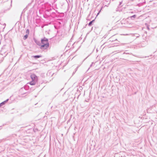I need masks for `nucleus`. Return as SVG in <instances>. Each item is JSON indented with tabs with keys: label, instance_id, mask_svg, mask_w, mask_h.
<instances>
[{
	"label": "nucleus",
	"instance_id": "16",
	"mask_svg": "<svg viewBox=\"0 0 157 157\" xmlns=\"http://www.w3.org/2000/svg\"><path fill=\"white\" fill-rule=\"evenodd\" d=\"M112 38H110V41H111L112 42H113V41H117V39H115L114 40H113V39H112Z\"/></svg>",
	"mask_w": 157,
	"mask_h": 157
},
{
	"label": "nucleus",
	"instance_id": "18",
	"mask_svg": "<svg viewBox=\"0 0 157 157\" xmlns=\"http://www.w3.org/2000/svg\"><path fill=\"white\" fill-rule=\"evenodd\" d=\"M122 3V1L120 2H119V4L118 5V7H120V6L121 5Z\"/></svg>",
	"mask_w": 157,
	"mask_h": 157
},
{
	"label": "nucleus",
	"instance_id": "4",
	"mask_svg": "<svg viewBox=\"0 0 157 157\" xmlns=\"http://www.w3.org/2000/svg\"><path fill=\"white\" fill-rule=\"evenodd\" d=\"M1 52V53L0 54V57H1L3 56H4V57H5L8 54V53L5 52L3 48L2 49Z\"/></svg>",
	"mask_w": 157,
	"mask_h": 157
},
{
	"label": "nucleus",
	"instance_id": "24",
	"mask_svg": "<svg viewBox=\"0 0 157 157\" xmlns=\"http://www.w3.org/2000/svg\"><path fill=\"white\" fill-rule=\"evenodd\" d=\"M2 128V126H0V129H1Z\"/></svg>",
	"mask_w": 157,
	"mask_h": 157
},
{
	"label": "nucleus",
	"instance_id": "21",
	"mask_svg": "<svg viewBox=\"0 0 157 157\" xmlns=\"http://www.w3.org/2000/svg\"><path fill=\"white\" fill-rule=\"evenodd\" d=\"M123 54H129V53H126V52H124L123 53Z\"/></svg>",
	"mask_w": 157,
	"mask_h": 157
},
{
	"label": "nucleus",
	"instance_id": "27",
	"mask_svg": "<svg viewBox=\"0 0 157 157\" xmlns=\"http://www.w3.org/2000/svg\"><path fill=\"white\" fill-rule=\"evenodd\" d=\"M147 29H149V27H147Z\"/></svg>",
	"mask_w": 157,
	"mask_h": 157
},
{
	"label": "nucleus",
	"instance_id": "2",
	"mask_svg": "<svg viewBox=\"0 0 157 157\" xmlns=\"http://www.w3.org/2000/svg\"><path fill=\"white\" fill-rule=\"evenodd\" d=\"M42 44L40 45V48L41 49H46L49 47V44L48 42Z\"/></svg>",
	"mask_w": 157,
	"mask_h": 157
},
{
	"label": "nucleus",
	"instance_id": "5",
	"mask_svg": "<svg viewBox=\"0 0 157 157\" xmlns=\"http://www.w3.org/2000/svg\"><path fill=\"white\" fill-rule=\"evenodd\" d=\"M41 44H45V43L48 42V39L45 37H44L43 38L41 39Z\"/></svg>",
	"mask_w": 157,
	"mask_h": 157
},
{
	"label": "nucleus",
	"instance_id": "26",
	"mask_svg": "<svg viewBox=\"0 0 157 157\" xmlns=\"http://www.w3.org/2000/svg\"><path fill=\"white\" fill-rule=\"evenodd\" d=\"M78 67H77L76 68V70H77V69Z\"/></svg>",
	"mask_w": 157,
	"mask_h": 157
},
{
	"label": "nucleus",
	"instance_id": "14",
	"mask_svg": "<svg viewBox=\"0 0 157 157\" xmlns=\"http://www.w3.org/2000/svg\"><path fill=\"white\" fill-rule=\"evenodd\" d=\"M50 15H53V16H55V12H50Z\"/></svg>",
	"mask_w": 157,
	"mask_h": 157
},
{
	"label": "nucleus",
	"instance_id": "10",
	"mask_svg": "<svg viewBox=\"0 0 157 157\" xmlns=\"http://www.w3.org/2000/svg\"><path fill=\"white\" fill-rule=\"evenodd\" d=\"M95 21V19L94 20H92V21L90 22L88 24V25L89 26H91L93 23Z\"/></svg>",
	"mask_w": 157,
	"mask_h": 157
},
{
	"label": "nucleus",
	"instance_id": "11",
	"mask_svg": "<svg viewBox=\"0 0 157 157\" xmlns=\"http://www.w3.org/2000/svg\"><path fill=\"white\" fill-rule=\"evenodd\" d=\"M28 36H29V35H28L27 34H26V35H25L24 36V37H23V39L24 40H26L28 37Z\"/></svg>",
	"mask_w": 157,
	"mask_h": 157
},
{
	"label": "nucleus",
	"instance_id": "25",
	"mask_svg": "<svg viewBox=\"0 0 157 157\" xmlns=\"http://www.w3.org/2000/svg\"><path fill=\"white\" fill-rule=\"evenodd\" d=\"M54 2H55L57 1V0H54Z\"/></svg>",
	"mask_w": 157,
	"mask_h": 157
},
{
	"label": "nucleus",
	"instance_id": "15",
	"mask_svg": "<svg viewBox=\"0 0 157 157\" xmlns=\"http://www.w3.org/2000/svg\"><path fill=\"white\" fill-rule=\"evenodd\" d=\"M26 34H27L29 35V29H26Z\"/></svg>",
	"mask_w": 157,
	"mask_h": 157
},
{
	"label": "nucleus",
	"instance_id": "7",
	"mask_svg": "<svg viewBox=\"0 0 157 157\" xmlns=\"http://www.w3.org/2000/svg\"><path fill=\"white\" fill-rule=\"evenodd\" d=\"M136 17V15L135 14L133 15L132 16H130L128 17V19H131L132 20H134Z\"/></svg>",
	"mask_w": 157,
	"mask_h": 157
},
{
	"label": "nucleus",
	"instance_id": "22",
	"mask_svg": "<svg viewBox=\"0 0 157 157\" xmlns=\"http://www.w3.org/2000/svg\"><path fill=\"white\" fill-rule=\"evenodd\" d=\"M139 35L138 34V35H137V36H136V37H139Z\"/></svg>",
	"mask_w": 157,
	"mask_h": 157
},
{
	"label": "nucleus",
	"instance_id": "17",
	"mask_svg": "<svg viewBox=\"0 0 157 157\" xmlns=\"http://www.w3.org/2000/svg\"><path fill=\"white\" fill-rule=\"evenodd\" d=\"M112 38H110V41H111L112 42H113V41H117V39H115L114 40H113V39H112Z\"/></svg>",
	"mask_w": 157,
	"mask_h": 157
},
{
	"label": "nucleus",
	"instance_id": "23",
	"mask_svg": "<svg viewBox=\"0 0 157 157\" xmlns=\"http://www.w3.org/2000/svg\"><path fill=\"white\" fill-rule=\"evenodd\" d=\"M130 13H133V11H131L130 12Z\"/></svg>",
	"mask_w": 157,
	"mask_h": 157
},
{
	"label": "nucleus",
	"instance_id": "9",
	"mask_svg": "<svg viewBox=\"0 0 157 157\" xmlns=\"http://www.w3.org/2000/svg\"><path fill=\"white\" fill-rule=\"evenodd\" d=\"M105 0V1H104V3L106 4H107V5H105V6H108L109 5L110 3V1H109V0Z\"/></svg>",
	"mask_w": 157,
	"mask_h": 157
},
{
	"label": "nucleus",
	"instance_id": "3",
	"mask_svg": "<svg viewBox=\"0 0 157 157\" xmlns=\"http://www.w3.org/2000/svg\"><path fill=\"white\" fill-rule=\"evenodd\" d=\"M26 90H27L25 89V87L22 88L19 90V92L21 95L26 94V95H26L29 94L28 92H25Z\"/></svg>",
	"mask_w": 157,
	"mask_h": 157
},
{
	"label": "nucleus",
	"instance_id": "29",
	"mask_svg": "<svg viewBox=\"0 0 157 157\" xmlns=\"http://www.w3.org/2000/svg\"><path fill=\"white\" fill-rule=\"evenodd\" d=\"M4 25H6V24H5V23H4Z\"/></svg>",
	"mask_w": 157,
	"mask_h": 157
},
{
	"label": "nucleus",
	"instance_id": "19",
	"mask_svg": "<svg viewBox=\"0 0 157 157\" xmlns=\"http://www.w3.org/2000/svg\"><path fill=\"white\" fill-rule=\"evenodd\" d=\"M9 100V99H7L5 101H4V102H5V103H6Z\"/></svg>",
	"mask_w": 157,
	"mask_h": 157
},
{
	"label": "nucleus",
	"instance_id": "13",
	"mask_svg": "<svg viewBox=\"0 0 157 157\" xmlns=\"http://www.w3.org/2000/svg\"><path fill=\"white\" fill-rule=\"evenodd\" d=\"M6 103H5V102H4V101L2 102L1 103H0V107H1L2 106H3V105H4Z\"/></svg>",
	"mask_w": 157,
	"mask_h": 157
},
{
	"label": "nucleus",
	"instance_id": "1",
	"mask_svg": "<svg viewBox=\"0 0 157 157\" xmlns=\"http://www.w3.org/2000/svg\"><path fill=\"white\" fill-rule=\"evenodd\" d=\"M32 81L29 82V84L31 85H35L38 80L37 77L34 74H32L30 75Z\"/></svg>",
	"mask_w": 157,
	"mask_h": 157
},
{
	"label": "nucleus",
	"instance_id": "28",
	"mask_svg": "<svg viewBox=\"0 0 157 157\" xmlns=\"http://www.w3.org/2000/svg\"><path fill=\"white\" fill-rule=\"evenodd\" d=\"M100 11H101V10H100L99 12H100ZM99 12H98V14H99Z\"/></svg>",
	"mask_w": 157,
	"mask_h": 157
},
{
	"label": "nucleus",
	"instance_id": "6",
	"mask_svg": "<svg viewBox=\"0 0 157 157\" xmlns=\"http://www.w3.org/2000/svg\"><path fill=\"white\" fill-rule=\"evenodd\" d=\"M33 40L35 43L38 45L40 46L41 42H40V41L38 40L35 38H33Z\"/></svg>",
	"mask_w": 157,
	"mask_h": 157
},
{
	"label": "nucleus",
	"instance_id": "20",
	"mask_svg": "<svg viewBox=\"0 0 157 157\" xmlns=\"http://www.w3.org/2000/svg\"><path fill=\"white\" fill-rule=\"evenodd\" d=\"M93 64H94V63L93 62L91 63V64L90 65V67H91Z\"/></svg>",
	"mask_w": 157,
	"mask_h": 157
},
{
	"label": "nucleus",
	"instance_id": "8",
	"mask_svg": "<svg viewBox=\"0 0 157 157\" xmlns=\"http://www.w3.org/2000/svg\"><path fill=\"white\" fill-rule=\"evenodd\" d=\"M42 56L40 55L33 56H32V57L34 58L35 59H37L39 58L42 57Z\"/></svg>",
	"mask_w": 157,
	"mask_h": 157
},
{
	"label": "nucleus",
	"instance_id": "12",
	"mask_svg": "<svg viewBox=\"0 0 157 157\" xmlns=\"http://www.w3.org/2000/svg\"><path fill=\"white\" fill-rule=\"evenodd\" d=\"M52 10V8H49V9H47L45 10L46 12V13L47 12H50Z\"/></svg>",
	"mask_w": 157,
	"mask_h": 157
}]
</instances>
